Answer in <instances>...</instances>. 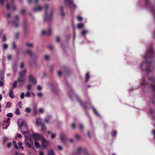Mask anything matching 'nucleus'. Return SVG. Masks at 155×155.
Returning a JSON list of instances; mask_svg holds the SVG:
<instances>
[{"mask_svg":"<svg viewBox=\"0 0 155 155\" xmlns=\"http://www.w3.org/2000/svg\"><path fill=\"white\" fill-rule=\"evenodd\" d=\"M17 124L22 134H28V129L25 120L22 119H19L17 121Z\"/></svg>","mask_w":155,"mask_h":155,"instance_id":"obj_1","label":"nucleus"},{"mask_svg":"<svg viewBox=\"0 0 155 155\" xmlns=\"http://www.w3.org/2000/svg\"><path fill=\"white\" fill-rule=\"evenodd\" d=\"M29 141H31V140L30 139H26L25 141V144L28 147V148L32 147V148H33V144L32 143H29Z\"/></svg>","mask_w":155,"mask_h":155,"instance_id":"obj_2","label":"nucleus"},{"mask_svg":"<svg viewBox=\"0 0 155 155\" xmlns=\"http://www.w3.org/2000/svg\"><path fill=\"white\" fill-rule=\"evenodd\" d=\"M42 146L44 148H45L48 145V142L44 138H42Z\"/></svg>","mask_w":155,"mask_h":155,"instance_id":"obj_3","label":"nucleus"},{"mask_svg":"<svg viewBox=\"0 0 155 155\" xmlns=\"http://www.w3.org/2000/svg\"><path fill=\"white\" fill-rule=\"evenodd\" d=\"M32 136L33 138L35 140H40L41 139H42V138H43L40 134H33Z\"/></svg>","mask_w":155,"mask_h":155,"instance_id":"obj_4","label":"nucleus"},{"mask_svg":"<svg viewBox=\"0 0 155 155\" xmlns=\"http://www.w3.org/2000/svg\"><path fill=\"white\" fill-rule=\"evenodd\" d=\"M18 18L17 16H16L14 20L13 21L14 25L15 27L16 28L18 26Z\"/></svg>","mask_w":155,"mask_h":155,"instance_id":"obj_5","label":"nucleus"},{"mask_svg":"<svg viewBox=\"0 0 155 155\" xmlns=\"http://www.w3.org/2000/svg\"><path fill=\"white\" fill-rule=\"evenodd\" d=\"M19 83V86H21L24 84L25 79L23 78H18V81H17Z\"/></svg>","mask_w":155,"mask_h":155,"instance_id":"obj_6","label":"nucleus"},{"mask_svg":"<svg viewBox=\"0 0 155 155\" xmlns=\"http://www.w3.org/2000/svg\"><path fill=\"white\" fill-rule=\"evenodd\" d=\"M41 35H45V34H46L48 35H50L51 34V30L50 29H49L48 32H45L44 30H42L41 31Z\"/></svg>","mask_w":155,"mask_h":155,"instance_id":"obj_7","label":"nucleus"},{"mask_svg":"<svg viewBox=\"0 0 155 155\" xmlns=\"http://www.w3.org/2000/svg\"><path fill=\"white\" fill-rule=\"evenodd\" d=\"M9 96L12 98H14V96L13 94V92L12 89H11L9 93Z\"/></svg>","mask_w":155,"mask_h":155,"instance_id":"obj_8","label":"nucleus"},{"mask_svg":"<svg viewBox=\"0 0 155 155\" xmlns=\"http://www.w3.org/2000/svg\"><path fill=\"white\" fill-rule=\"evenodd\" d=\"M26 72V71L25 69L23 70L22 71L19 73V75L21 77L25 75Z\"/></svg>","mask_w":155,"mask_h":155,"instance_id":"obj_9","label":"nucleus"},{"mask_svg":"<svg viewBox=\"0 0 155 155\" xmlns=\"http://www.w3.org/2000/svg\"><path fill=\"white\" fill-rule=\"evenodd\" d=\"M36 124L38 126H39L41 125V119L37 118L36 119Z\"/></svg>","mask_w":155,"mask_h":155,"instance_id":"obj_10","label":"nucleus"},{"mask_svg":"<svg viewBox=\"0 0 155 155\" xmlns=\"http://www.w3.org/2000/svg\"><path fill=\"white\" fill-rule=\"evenodd\" d=\"M30 81L32 83H33L34 84H36V80L34 78H30Z\"/></svg>","mask_w":155,"mask_h":155,"instance_id":"obj_11","label":"nucleus"},{"mask_svg":"<svg viewBox=\"0 0 155 155\" xmlns=\"http://www.w3.org/2000/svg\"><path fill=\"white\" fill-rule=\"evenodd\" d=\"M22 143L21 142H19L18 143V145L20 147L21 149L23 150L24 149V147L22 146Z\"/></svg>","mask_w":155,"mask_h":155,"instance_id":"obj_12","label":"nucleus"},{"mask_svg":"<svg viewBox=\"0 0 155 155\" xmlns=\"http://www.w3.org/2000/svg\"><path fill=\"white\" fill-rule=\"evenodd\" d=\"M77 27L78 28H83L84 27V24L82 23H80L77 25Z\"/></svg>","mask_w":155,"mask_h":155,"instance_id":"obj_13","label":"nucleus"},{"mask_svg":"<svg viewBox=\"0 0 155 155\" xmlns=\"http://www.w3.org/2000/svg\"><path fill=\"white\" fill-rule=\"evenodd\" d=\"M15 113L17 115H19L20 114V110L18 108H17L15 110Z\"/></svg>","mask_w":155,"mask_h":155,"instance_id":"obj_14","label":"nucleus"},{"mask_svg":"<svg viewBox=\"0 0 155 155\" xmlns=\"http://www.w3.org/2000/svg\"><path fill=\"white\" fill-rule=\"evenodd\" d=\"M35 147L37 148H39L40 147V145L38 142H35Z\"/></svg>","mask_w":155,"mask_h":155,"instance_id":"obj_15","label":"nucleus"},{"mask_svg":"<svg viewBox=\"0 0 155 155\" xmlns=\"http://www.w3.org/2000/svg\"><path fill=\"white\" fill-rule=\"evenodd\" d=\"M13 143L14 147L15 148L17 149H18V147L15 141H13Z\"/></svg>","mask_w":155,"mask_h":155,"instance_id":"obj_16","label":"nucleus"},{"mask_svg":"<svg viewBox=\"0 0 155 155\" xmlns=\"http://www.w3.org/2000/svg\"><path fill=\"white\" fill-rule=\"evenodd\" d=\"M4 72H1L0 74V80H2V81L4 80Z\"/></svg>","mask_w":155,"mask_h":155,"instance_id":"obj_17","label":"nucleus"},{"mask_svg":"<svg viewBox=\"0 0 155 155\" xmlns=\"http://www.w3.org/2000/svg\"><path fill=\"white\" fill-rule=\"evenodd\" d=\"M70 6L71 8H76V6L75 5H74L73 2H70L69 3Z\"/></svg>","mask_w":155,"mask_h":155,"instance_id":"obj_18","label":"nucleus"},{"mask_svg":"<svg viewBox=\"0 0 155 155\" xmlns=\"http://www.w3.org/2000/svg\"><path fill=\"white\" fill-rule=\"evenodd\" d=\"M41 7L40 5L38 6L37 8H35L34 9V11L35 12H37L41 10Z\"/></svg>","mask_w":155,"mask_h":155,"instance_id":"obj_19","label":"nucleus"},{"mask_svg":"<svg viewBox=\"0 0 155 155\" xmlns=\"http://www.w3.org/2000/svg\"><path fill=\"white\" fill-rule=\"evenodd\" d=\"M90 78V76L89 73H87L86 74V79H85V81L86 82H87L88 80L89 79V78Z\"/></svg>","mask_w":155,"mask_h":155,"instance_id":"obj_20","label":"nucleus"},{"mask_svg":"<svg viewBox=\"0 0 155 155\" xmlns=\"http://www.w3.org/2000/svg\"><path fill=\"white\" fill-rule=\"evenodd\" d=\"M0 2L2 5H3L4 4L8 2V0H0Z\"/></svg>","mask_w":155,"mask_h":155,"instance_id":"obj_21","label":"nucleus"},{"mask_svg":"<svg viewBox=\"0 0 155 155\" xmlns=\"http://www.w3.org/2000/svg\"><path fill=\"white\" fill-rule=\"evenodd\" d=\"M26 52L27 54L30 56H31L32 55V52L30 51L27 50L26 51Z\"/></svg>","mask_w":155,"mask_h":155,"instance_id":"obj_22","label":"nucleus"},{"mask_svg":"<svg viewBox=\"0 0 155 155\" xmlns=\"http://www.w3.org/2000/svg\"><path fill=\"white\" fill-rule=\"evenodd\" d=\"M48 155H54L52 150H51L49 151Z\"/></svg>","mask_w":155,"mask_h":155,"instance_id":"obj_23","label":"nucleus"},{"mask_svg":"<svg viewBox=\"0 0 155 155\" xmlns=\"http://www.w3.org/2000/svg\"><path fill=\"white\" fill-rule=\"evenodd\" d=\"M25 111L27 113H29L31 112V109L29 107H26L25 108Z\"/></svg>","mask_w":155,"mask_h":155,"instance_id":"obj_24","label":"nucleus"},{"mask_svg":"<svg viewBox=\"0 0 155 155\" xmlns=\"http://www.w3.org/2000/svg\"><path fill=\"white\" fill-rule=\"evenodd\" d=\"M88 32L87 30H84L81 33L82 35H85Z\"/></svg>","mask_w":155,"mask_h":155,"instance_id":"obj_25","label":"nucleus"},{"mask_svg":"<svg viewBox=\"0 0 155 155\" xmlns=\"http://www.w3.org/2000/svg\"><path fill=\"white\" fill-rule=\"evenodd\" d=\"M12 146V144L11 143V142H8L7 143V147L8 148H10Z\"/></svg>","mask_w":155,"mask_h":155,"instance_id":"obj_26","label":"nucleus"},{"mask_svg":"<svg viewBox=\"0 0 155 155\" xmlns=\"http://www.w3.org/2000/svg\"><path fill=\"white\" fill-rule=\"evenodd\" d=\"M17 81H15L14 82L13 85H12V87L13 88H15L17 86Z\"/></svg>","mask_w":155,"mask_h":155,"instance_id":"obj_27","label":"nucleus"},{"mask_svg":"<svg viewBox=\"0 0 155 155\" xmlns=\"http://www.w3.org/2000/svg\"><path fill=\"white\" fill-rule=\"evenodd\" d=\"M11 103L10 102H8L6 104V108H9L11 105Z\"/></svg>","mask_w":155,"mask_h":155,"instance_id":"obj_28","label":"nucleus"},{"mask_svg":"<svg viewBox=\"0 0 155 155\" xmlns=\"http://www.w3.org/2000/svg\"><path fill=\"white\" fill-rule=\"evenodd\" d=\"M18 105L19 107L20 108H23L22 104V103L21 102H19L18 103Z\"/></svg>","mask_w":155,"mask_h":155,"instance_id":"obj_29","label":"nucleus"},{"mask_svg":"<svg viewBox=\"0 0 155 155\" xmlns=\"http://www.w3.org/2000/svg\"><path fill=\"white\" fill-rule=\"evenodd\" d=\"M8 47V45L6 44H4L3 45V48L4 49L7 48Z\"/></svg>","mask_w":155,"mask_h":155,"instance_id":"obj_30","label":"nucleus"},{"mask_svg":"<svg viewBox=\"0 0 155 155\" xmlns=\"http://www.w3.org/2000/svg\"><path fill=\"white\" fill-rule=\"evenodd\" d=\"M26 45L28 47H32L33 46V45L32 43H26Z\"/></svg>","mask_w":155,"mask_h":155,"instance_id":"obj_31","label":"nucleus"},{"mask_svg":"<svg viewBox=\"0 0 155 155\" xmlns=\"http://www.w3.org/2000/svg\"><path fill=\"white\" fill-rule=\"evenodd\" d=\"M77 18L78 20L79 21H82V20L83 18L80 16H78Z\"/></svg>","mask_w":155,"mask_h":155,"instance_id":"obj_32","label":"nucleus"},{"mask_svg":"<svg viewBox=\"0 0 155 155\" xmlns=\"http://www.w3.org/2000/svg\"><path fill=\"white\" fill-rule=\"evenodd\" d=\"M117 134V131L116 130H114L113 133L112 134V136H116Z\"/></svg>","mask_w":155,"mask_h":155,"instance_id":"obj_33","label":"nucleus"},{"mask_svg":"<svg viewBox=\"0 0 155 155\" xmlns=\"http://www.w3.org/2000/svg\"><path fill=\"white\" fill-rule=\"evenodd\" d=\"M37 95L38 97H42V94L41 92H39L37 93Z\"/></svg>","mask_w":155,"mask_h":155,"instance_id":"obj_34","label":"nucleus"},{"mask_svg":"<svg viewBox=\"0 0 155 155\" xmlns=\"http://www.w3.org/2000/svg\"><path fill=\"white\" fill-rule=\"evenodd\" d=\"M20 97L21 99H23L24 97V94L23 92H22L21 93L20 95Z\"/></svg>","mask_w":155,"mask_h":155,"instance_id":"obj_35","label":"nucleus"},{"mask_svg":"<svg viewBox=\"0 0 155 155\" xmlns=\"http://www.w3.org/2000/svg\"><path fill=\"white\" fill-rule=\"evenodd\" d=\"M6 38L5 35H3L2 37V40L3 41H5L6 40Z\"/></svg>","mask_w":155,"mask_h":155,"instance_id":"obj_36","label":"nucleus"},{"mask_svg":"<svg viewBox=\"0 0 155 155\" xmlns=\"http://www.w3.org/2000/svg\"><path fill=\"white\" fill-rule=\"evenodd\" d=\"M4 84V80H0V87L3 85Z\"/></svg>","mask_w":155,"mask_h":155,"instance_id":"obj_37","label":"nucleus"},{"mask_svg":"<svg viewBox=\"0 0 155 155\" xmlns=\"http://www.w3.org/2000/svg\"><path fill=\"white\" fill-rule=\"evenodd\" d=\"M25 95L26 97H29L30 96V94L29 92H28L26 93Z\"/></svg>","mask_w":155,"mask_h":155,"instance_id":"obj_38","label":"nucleus"},{"mask_svg":"<svg viewBox=\"0 0 155 155\" xmlns=\"http://www.w3.org/2000/svg\"><path fill=\"white\" fill-rule=\"evenodd\" d=\"M56 136V135L55 134H52L51 135V137L52 139L54 138Z\"/></svg>","mask_w":155,"mask_h":155,"instance_id":"obj_39","label":"nucleus"},{"mask_svg":"<svg viewBox=\"0 0 155 155\" xmlns=\"http://www.w3.org/2000/svg\"><path fill=\"white\" fill-rule=\"evenodd\" d=\"M60 138L61 140H63L64 138V137L63 134H61L60 135Z\"/></svg>","mask_w":155,"mask_h":155,"instance_id":"obj_40","label":"nucleus"},{"mask_svg":"<svg viewBox=\"0 0 155 155\" xmlns=\"http://www.w3.org/2000/svg\"><path fill=\"white\" fill-rule=\"evenodd\" d=\"M7 116L9 117H12V114L11 113H8L7 114Z\"/></svg>","mask_w":155,"mask_h":155,"instance_id":"obj_41","label":"nucleus"},{"mask_svg":"<svg viewBox=\"0 0 155 155\" xmlns=\"http://www.w3.org/2000/svg\"><path fill=\"white\" fill-rule=\"evenodd\" d=\"M45 58L46 60H49V58L48 55H46L45 56Z\"/></svg>","mask_w":155,"mask_h":155,"instance_id":"obj_42","label":"nucleus"},{"mask_svg":"<svg viewBox=\"0 0 155 155\" xmlns=\"http://www.w3.org/2000/svg\"><path fill=\"white\" fill-rule=\"evenodd\" d=\"M93 110L94 112V113L95 114H97V115H98V114L97 111L95 110V109L94 107H93Z\"/></svg>","mask_w":155,"mask_h":155,"instance_id":"obj_43","label":"nucleus"},{"mask_svg":"<svg viewBox=\"0 0 155 155\" xmlns=\"http://www.w3.org/2000/svg\"><path fill=\"white\" fill-rule=\"evenodd\" d=\"M14 155H25L23 154H21V153H18L17 152H15V153Z\"/></svg>","mask_w":155,"mask_h":155,"instance_id":"obj_44","label":"nucleus"},{"mask_svg":"<svg viewBox=\"0 0 155 155\" xmlns=\"http://www.w3.org/2000/svg\"><path fill=\"white\" fill-rule=\"evenodd\" d=\"M41 129L43 131L45 130L46 129L45 127L43 125H41Z\"/></svg>","mask_w":155,"mask_h":155,"instance_id":"obj_45","label":"nucleus"},{"mask_svg":"<svg viewBox=\"0 0 155 155\" xmlns=\"http://www.w3.org/2000/svg\"><path fill=\"white\" fill-rule=\"evenodd\" d=\"M43 109L42 108H40L39 109V112L40 113H42L43 112Z\"/></svg>","mask_w":155,"mask_h":155,"instance_id":"obj_46","label":"nucleus"},{"mask_svg":"<svg viewBox=\"0 0 155 155\" xmlns=\"http://www.w3.org/2000/svg\"><path fill=\"white\" fill-rule=\"evenodd\" d=\"M24 66V64L23 62H21L20 64V68H22Z\"/></svg>","mask_w":155,"mask_h":155,"instance_id":"obj_47","label":"nucleus"},{"mask_svg":"<svg viewBox=\"0 0 155 155\" xmlns=\"http://www.w3.org/2000/svg\"><path fill=\"white\" fill-rule=\"evenodd\" d=\"M42 88L41 86L40 85H38L37 86V89L38 90H41Z\"/></svg>","mask_w":155,"mask_h":155,"instance_id":"obj_48","label":"nucleus"},{"mask_svg":"<svg viewBox=\"0 0 155 155\" xmlns=\"http://www.w3.org/2000/svg\"><path fill=\"white\" fill-rule=\"evenodd\" d=\"M12 47L13 49H15L16 48V45L14 42L12 43Z\"/></svg>","mask_w":155,"mask_h":155,"instance_id":"obj_49","label":"nucleus"},{"mask_svg":"<svg viewBox=\"0 0 155 155\" xmlns=\"http://www.w3.org/2000/svg\"><path fill=\"white\" fill-rule=\"evenodd\" d=\"M79 127H80V129L81 130H83V128H84L82 124L80 125Z\"/></svg>","mask_w":155,"mask_h":155,"instance_id":"obj_50","label":"nucleus"},{"mask_svg":"<svg viewBox=\"0 0 155 155\" xmlns=\"http://www.w3.org/2000/svg\"><path fill=\"white\" fill-rule=\"evenodd\" d=\"M31 85H28L27 86V88L28 90H29L31 89Z\"/></svg>","mask_w":155,"mask_h":155,"instance_id":"obj_51","label":"nucleus"},{"mask_svg":"<svg viewBox=\"0 0 155 155\" xmlns=\"http://www.w3.org/2000/svg\"><path fill=\"white\" fill-rule=\"evenodd\" d=\"M75 136L76 138L77 139H78L80 138V137L77 134L75 135Z\"/></svg>","mask_w":155,"mask_h":155,"instance_id":"obj_52","label":"nucleus"},{"mask_svg":"<svg viewBox=\"0 0 155 155\" xmlns=\"http://www.w3.org/2000/svg\"><path fill=\"white\" fill-rule=\"evenodd\" d=\"M8 59V60H10L11 58V56L10 55H8L7 56Z\"/></svg>","mask_w":155,"mask_h":155,"instance_id":"obj_53","label":"nucleus"},{"mask_svg":"<svg viewBox=\"0 0 155 155\" xmlns=\"http://www.w3.org/2000/svg\"><path fill=\"white\" fill-rule=\"evenodd\" d=\"M17 135L18 136V137L19 138H20L22 137L21 135L20 134H17Z\"/></svg>","mask_w":155,"mask_h":155,"instance_id":"obj_54","label":"nucleus"},{"mask_svg":"<svg viewBox=\"0 0 155 155\" xmlns=\"http://www.w3.org/2000/svg\"><path fill=\"white\" fill-rule=\"evenodd\" d=\"M58 149L59 150H62V147L61 146H58Z\"/></svg>","mask_w":155,"mask_h":155,"instance_id":"obj_55","label":"nucleus"},{"mask_svg":"<svg viewBox=\"0 0 155 155\" xmlns=\"http://www.w3.org/2000/svg\"><path fill=\"white\" fill-rule=\"evenodd\" d=\"M49 119L48 118H45V122L47 123H49Z\"/></svg>","mask_w":155,"mask_h":155,"instance_id":"obj_56","label":"nucleus"},{"mask_svg":"<svg viewBox=\"0 0 155 155\" xmlns=\"http://www.w3.org/2000/svg\"><path fill=\"white\" fill-rule=\"evenodd\" d=\"M44 153L43 152L40 151L39 153V155H44Z\"/></svg>","mask_w":155,"mask_h":155,"instance_id":"obj_57","label":"nucleus"},{"mask_svg":"<svg viewBox=\"0 0 155 155\" xmlns=\"http://www.w3.org/2000/svg\"><path fill=\"white\" fill-rule=\"evenodd\" d=\"M58 75L60 77H61V72L60 71H58Z\"/></svg>","mask_w":155,"mask_h":155,"instance_id":"obj_58","label":"nucleus"},{"mask_svg":"<svg viewBox=\"0 0 155 155\" xmlns=\"http://www.w3.org/2000/svg\"><path fill=\"white\" fill-rule=\"evenodd\" d=\"M72 127L73 129H75V124H72Z\"/></svg>","mask_w":155,"mask_h":155,"instance_id":"obj_59","label":"nucleus"},{"mask_svg":"<svg viewBox=\"0 0 155 155\" xmlns=\"http://www.w3.org/2000/svg\"><path fill=\"white\" fill-rule=\"evenodd\" d=\"M48 48L51 50H52L53 48V47L51 46H49Z\"/></svg>","mask_w":155,"mask_h":155,"instance_id":"obj_60","label":"nucleus"},{"mask_svg":"<svg viewBox=\"0 0 155 155\" xmlns=\"http://www.w3.org/2000/svg\"><path fill=\"white\" fill-rule=\"evenodd\" d=\"M60 38L59 37H57V40L58 42H59L60 41Z\"/></svg>","mask_w":155,"mask_h":155,"instance_id":"obj_61","label":"nucleus"},{"mask_svg":"<svg viewBox=\"0 0 155 155\" xmlns=\"http://www.w3.org/2000/svg\"><path fill=\"white\" fill-rule=\"evenodd\" d=\"M10 15L9 14H8L7 15V18H9V17H10Z\"/></svg>","mask_w":155,"mask_h":155,"instance_id":"obj_62","label":"nucleus"},{"mask_svg":"<svg viewBox=\"0 0 155 155\" xmlns=\"http://www.w3.org/2000/svg\"><path fill=\"white\" fill-rule=\"evenodd\" d=\"M6 8L8 9L9 8V7L8 5H7Z\"/></svg>","mask_w":155,"mask_h":155,"instance_id":"obj_63","label":"nucleus"},{"mask_svg":"<svg viewBox=\"0 0 155 155\" xmlns=\"http://www.w3.org/2000/svg\"><path fill=\"white\" fill-rule=\"evenodd\" d=\"M87 134H88V135L89 136V137H91V135H90V132H88V133H87Z\"/></svg>","mask_w":155,"mask_h":155,"instance_id":"obj_64","label":"nucleus"}]
</instances>
